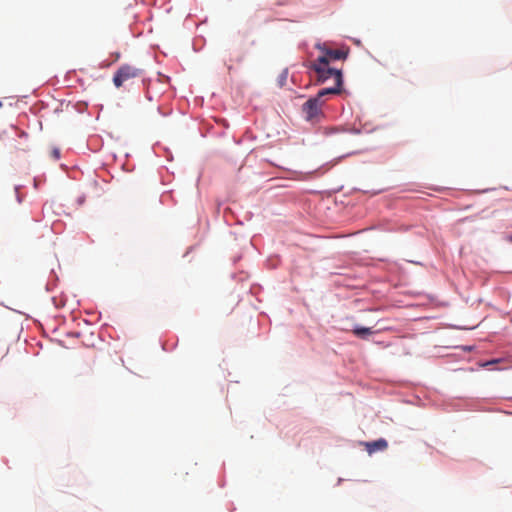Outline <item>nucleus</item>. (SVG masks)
<instances>
[{
  "label": "nucleus",
  "instance_id": "7",
  "mask_svg": "<svg viewBox=\"0 0 512 512\" xmlns=\"http://www.w3.org/2000/svg\"><path fill=\"white\" fill-rule=\"evenodd\" d=\"M288 73L287 71H283L281 75L279 76V85L280 87L284 86L286 80H287Z\"/></svg>",
  "mask_w": 512,
  "mask_h": 512
},
{
  "label": "nucleus",
  "instance_id": "2",
  "mask_svg": "<svg viewBox=\"0 0 512 512\" xmlns=\"http://www.w3.org/2000/svg\"><path fill=\"white\" fill-rule=\"evenodd\" d=\"M142 69L131 64L121 65L113 76V84L116 88L122 87L128 81L138 78L142 75Z\"/></svg>",
  "mask_w": 512,
  "mask_h": 512
},
{
  "label": "nucleus",
  "instance_id": "1",
  "mask_svg": "<svg viewBox=\"0 0 512 512\" xmlns=\"http://www.w3.org/2000/svg\"><path fill=\"white\" fill-rule=\"evenodd\" d=\"M318 48L323 54L310 64V68L316 72L317 82L325 83L330 79L331 74H334V72H341V70L330 68V61L346 59L348 51L341 49H328L321 46Z\"/></svg>",
  "mask_w": 512,
  "mask_h": 512
},
{
  "label": "nucleus",
  "instance_id": "9",
  "mask_svg": "<svg viewBox=\"0 0 512 512\" xmlns=\"http://www.w3.org/2000/svg\"><path fill=\"white\" fill-rule=\"evenodd\" d=\"M508 240L512 243V235L509 236Z\"/></svg>",
  "mask_w": 512,
  "mask_h": 512
},
{
  "label": "nucleus",
  "instance_id": "4",
  "mask_svg": "<svg viewBox=\"0 0 512 512\" xmlns=\"http://www.w3.org/2000/svg\"><path fill=\"white\" fill-rule=\"evenodd\" d=\"M330 79H333L334 85L331 87L323 88L319 90L316 97L320 100H323V97L328 95H337L341 93L342 85H343V76L342 72H334L331 74Z\"/></svg>",
  "mask_w": 512,
  "mask_h": 512
},
{
  "label": "nucleus",
  "instance_id": "8",
  "mask_svg": "<svg viewBox=\"0 0 512 512\" xmlns=\"http://www.w3.org/2000/svg\"><path fill=\"white\" fill-rule=\"evenodd\" d=\"M497 362H498V360H493V361H490V362H486V364H485V365H489V364L497 363Z\"/></svg>",
  "mask_w": 512,
  "mask_h": 512
},
{
  "label": "nucleus",
  "instance_id": "5",
  "mask_svg": "<svg viewBox=\"0 0 512 512\" xmlns=\"http://www.w3.org/2000/svg\"><path fill=\"white\" fill-rule=\"evenodd\" d=\"M363 445L370 455L377 451H384L388 447L387 441L383 438L372 442H364Z\"/></svg>",
  "mask_w": 512,
  "mask_h": 512
},
{
  "label": "nucleus",
  "instance_id": "6",
  "mask_svg": "<svg viewBox=\"0 0 512 512\" xmlns=\"http://www.w3.org/2000/svg\"><path fill=\"white\" fill-rule=\"evenodd\" d=\"M353 334L359 338L365 339L369 335L373 334V331L371 328L366 327H355L353 329Z\"/></svg>",
  "mask_w": 512,
  "mask_h": 512
},
{
  "label": "nucleus",
  "instance_id": "10",
  "mask_svg": "<svg viewBox=\"0 0 512 512\" xmlns=\"http://www.w3.org/2000/svg\"><path fill=\"white\" fill-rule=\"evenodd\" d=\"M0 106H2V103L0 102Z\"/></svg>",
  "mask_w": 512,
  "mask_h": 512
},
{
  "label": "nucleus",
  "instance_id": "3",
  "mask_svg": "<svg viewBox=\"0 0 512 512\" xmlns=\"http://www.w3.org/2000/svg\"><path fill=\"white\" fill-rule=\"evenodd\" d=\"M323 105L324 100H320L316 96L309 98L302 106V111L306 119L312 121L318 118L322 113L321 109Z\"/></svg>",
  "mask_w": 512,
  "mask_h": 512
}]
</instances>
